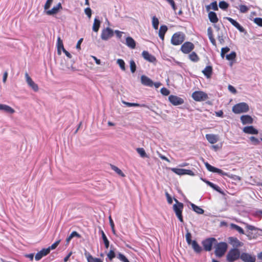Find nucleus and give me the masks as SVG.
Listing matches in <instances>:
<instances>
[{"label": "nucleus", "mask_w": 262, "mask_h": 262, "mask_svg": "<svg viewBox=\"0 0 262 262\" xmlns=\"http://www.w3.org/2000/svg\"><path fill=\"white\" fill-rule=\"evenodd\" d=\"M174 201L176 202V204L173 205V210L179 221L181 223H183L182 211L184 205L182 203L179 202L176 199H174Z\"/></svg>", "instance_id": "1"}, {"label": "nucleus", "mask_w": 262, "mask_h": 262, "mask_svg": "<svg viewBox=\"0 0 262 262\" xmlns=\"http://www.w3.org/2000/svg\"><path fill=\"white\" fill-rule=\"evenodd\" d=\"M185 35L182 32H177L173 34L171 38V43L174 46L181 45L184 41Z\"/></svg>", "instance_id": "2"}, {"label": "nucleus", "mask_w": 262, "mask_h": 262, "mask_svg": "<svg viewBox=\"0 0 262 262\" xmlns=\"http://www.w3.org/2000/svg\"><path fill=\"white\" fill-rule=\"evenodd\" d=\"M241 255L239 249L233 248L230 249L228 252L226 259L228 262H233L241 258Z\"/></svg>", "instance_id": "3"}, {"label": "nucleus", "mask_w": 262, "mask_h": 262, "mask_svg": "<svg viewBox=\"0 0 262 262\" xmlns=\"http://www.w3.org/2000/svg\"><path fill=\"white\" fill-rule=\"evenodd\" d=\"M249 110L248 105L245 102H241L232 107V112L236 114L247 112Z\"/></svg>", "instance_id": "4"}, {"label": "nucleus", "mask_w": 262, "mask_h": 262, "mask_svg": "<svg viewBox=\"0 0 262 262\" xmlns=\"http://www.w3.org/2000/svg\"><path fill=\"white\" fill-rule=\"evenodd\" d=\"M227 248L228 245L226 243L221 242L218 243L216 246L215 250V254L216 256L219 257H222L226 252Z\"/></svg>", "instance_id": "5"}, {"label": "nucleus", "mask_w": 262, "mask_h": 262, "mask_svg": "<svg viewBox=\"0 0 262 262\" xmlns=\"http://www.w3.org/2000/svg\"><path fill=\"white\" fill-rule=\"evenodd\" d=\"M192 98L196 101H202L208 98L206 93L203 91H195L192 94Z\"/></svg>", "instance_id": "6"}, {"label": "nucleus", "mask_w": 262, "mask_h": 262, "mask_svg": "<svg viewBox=\"0 0 262 262\" xmlns=\"http://www.w3.org/2000/svg\"><path fill=\"white\" fill-rule=\"evenodd\" d=\"M194 48V45L189 41L184 42L181 47V51L184 54L190 53Z\"/></svg>", "instance_id": "7"}, {"label": "nucleus", "mask_w": 262, "mask_h": 262, "mask_svg": "<svg viewBox=\"0 0 262 262\" xmlns=\"http://www.w3.org/2000/svg\"><path fill=\"white\" fill-rule=\"evenodd\" d=\"M215 238L213 237L208 238L202 242L204 249L206 251H210L212 250L213 243L215 242Z\"/></svg>", "instance_id": "8"}, {"label": "nucleus", "mask_w": 262, "mask_h": 262, "mask_svg": "<svg viewBox=\"0 0 262 262\" xmlns=\"http://www.w3.org/2000/svg\"><path fill=\"white\" fill-rule=\"evenodd\" d=\"M114 35L113 30L107 27L102 30L101 38L102 40H106Z\"/></svg>", "instance_id": "9"}, {"label": "nucleus", "mask_w": 262, "mask_h": 262, "mask_svg": "<svg viewBox=\"0 0 262 262\" xmlns=\"http://www.w3.org/2000/svg\"><path fill=\"white\" fill-rule=\"evenodd\" d=\"M169 101L173 105H179L184 103V100L175 95H171L168 97Z\"/></svg>", "instance_id": "10"}, {"label": "nucleus", "mask_w": 262, "mask_h": 262, "mask_svg": "<svg viewBox=\"0 0 262 262\" xmlns=\"http://www.w3.org/2000/svg\"><path fill=\"white\" fill-rule=\"evenodd\" d=\"M25 78L26 82L29 86L35 92H37L39 90L38 85L36 84L29 76L28 73H25Z\"/></svg>", "instance_id": "11"}, {"label": "nucleus", "mask_w": 262, "mask_h": 262, "mask_svg": "<svg viewBox=\"0 0 262 262\" xmlns=\"http://www.w3.org/2000/svg\"><path fill=\"white\" fill-rule=\"evenodd\" d=\"M241 259L244 262H255L256 261L255 256L248 253H242L241 255Z\"/></svg>", "instance_id": "12"}, {"label": "nucleus", "mask_w": 262, "mask_h": 262, "mask_svg": "<svg viewBox=\"0 0 262 262\" xmlns=\"http://www.w3.org/2000/svg\"><path fill=\"white\" fill-rule=\"evenodd\" d=\"M205 166L206 168L209 170V171L212 172H215L217 173L220 174H221L222 176H226L227 175L225 172H224L222 169H219L217 168H216L215 167H213L211 166L210 164H209L208 163H205Z\"/></svg>", "instance_id": "13"}, {"label": "nucleus", "mask_w": 262, "mask_h": 262, "mask_svg": "<svg viewBox=\"0 0 262 262\" xmlns=\"http://www.w3.org/2000/svg\"><path fill=\"white\" fill-rule=\"evenodd\" d=\"M142 55L144 59L150 62H155L156 61V58L152 55L149 54L148 51H143L142 53Z\"/></svg>", "instance_id": "14"}, {"label": "nucleus", "mask_w": 262, "mask_h": 262, "mask_svg": "<svg viewBox=\"0 0 262 262\" xmlns=\"http://www.w3.org/2000/svg\"><path fill=\"white\" fill-rule=\"evenodd\" d=\"M246 228L248 230H250L251 231H248L246 234L247 236L248 237L249 239H252L253 238H255L256 237V235L253 234L252 233V231L256 230L257 229L254 226L250 225H247Z\"/></svg>", "instance_id": "15"}, {"label": "nucleus", "mask_w": 262, "mask_h": 262, "mask_svg": "<svg viewBox=\"0 0 262 262\" xmlns=\"http://www.w3.org/2000/svg\"><path fill=\"white\" fill-rule=\"evenodd\" d=\"M49 253V249H42L35 255V259L38 261L42 257L46 256Z\"/></svg>", "instance_id": "16"}, {"label": "nucleus", "mask_w": 262, "mask_h": 262, "mask_svg": "<svg viewBox=\"0 0 262 262\" xmlns=\"http://www.w3.org/2000/svg\"><path fill=\"white\" fill-rule=\"evenodd\" d=\"M227 19L241 32L245 31L244 28L240 25V24L236 20L231 17H227Z\"/></svg>", "instance_id": "17"}, {"label": "nucleus", "mask_w": 262, "mask_h": 262, "mask_svg": "<svg viewBox=\"0 0 262 262\" xmlns=\"http://www.w3.org/2000/svg\"><path fill=\"white\" fill-rule=\"evenodd\" d=\"M141 83L144 85L148 86H150V87L153 86L154 82H152V81L150 78H149L148 77H147L145 75H142L141 76Z\"/></svg>", "instance_id": "18"}, {"label": "nucleus", "mask_w": 262, "mask_h": 262, "mask_svg": "<svg viewBox=\"0 0 262 262\" xmlns=\"http://www.w3.org/2000/svg\"><path fill=\"white\" fill-rule=\"evenodd\" d=\"M205 137L208 141L211 144H214L219 140V137L216 135L206 134Z\"/></svg>", "instance_id": "19"}, {"label": "nucleus", "mask_w": 262, "mask_h": 262, "mask_svg": "<svg viewBox=\"0 0 262 262\" xmlns=\"http://www.w3.org/2000/svg\"><path fill=\"white\" fill-rule=\"evenodd\" d=\"M243 132L246 134L251 135H257L258 133V130L253 126H246L243 128Z\"/></svg>", "instance_id": "20"}, {"label": "nucleus", "mask_w": 262, "mask_h": 262, "mask_svg": "<svg viewBox=\"0 0 262 262\" xmlns=\"http://www.w3.org/2000/svg\"><path fill=\"white\" fill-rule=\"evenodd\" d=\"M0 110L12 114L15 112V110L9 105L6 104H0Z\"/></svg>", "instance_id": "21"}, {"label": "nucleus", "mask_w": 262, "mask_h": 262, "mask_svg": "<svg viewBox=\"0 0 262 262\" xmlns=\"http://www.w3.org/2000/svg\"><path fill=\"white\" fill-rule=\"evenodd\" d=\"M241 120L243 124H251L253 121V118L249 115L242 116Z\"/></svg>", "instance_id": "22"}, {"label": "nucleus", "mask_w": 262, "mask_h": 262, "mask_svg": "<svg viewBox=\"0 0 262 262\" xmlns=\"http://www.w3.org/2000/svg\"><path fill=\"white\" fill-rule=\"evenodd\" d=\"M85 256L88 262H103V260L98 258L93 257L92 255L89 252L85 253Z\"/></svg>", "instance_id": "23"}, {"label": "nucleus", "mask_w": 262, "mask_h": 262, "mask_svg": "<svg viewBox=\"0 0 262 262\" xmlns=\"http://www.w3.org/2000/svg\"><path fill=\"white\" fill-rule=\"evenodd\" d=\"M62 9L61 4L58 3L56 6L54 7L51 10L47 11V14L49 15L56 14L59 9Z\"/></svg>", "instance_id": "24"}, {"label": "nucleus", "mask_w": 262, "mask_h": 262, "mask_svg": "<svg viewBox=\"0 0 262 262\" xmlns=\"http://www.w3.org/2000/svg\"><path fill=\"white\" fill-rule=\"evenodd\" d=\"M202 72L207 78H210L212 74V67L210 66H207Z\"/></svg>", "instance_id": "25"}, {"label": "nucleus", "mask_w": 262, "mask_h": 262, "mask_svg": "<svg viewBox=\"0 0 262 262\" xmlns=\"http://www.w3.org/2000/svg\"><path fill=\"white\" fill-rule=\"evenodd\" d=\"M167 29L168 28L165 25H162L160 28L159 31V36L162 40H164V36L167 31Z\"/></svg>", "instance_id": "26"}, {"label": "nucleus", "mask_w": 262, "mask_h": 262, "mask_svg": "<svg viewBox=\"0 0 262 262\" xmlns=\"http://www.w3.org/2000/svg\"><path fill=\"white\" fill-rule=\"evenodd\" d=\"M126 45L131 49H135L136 43L132 37L128 36L126 38Z\"/></svg>", "instance_id": "27"}, {"label": "nucleus", "mask_w": 262, "mask_h": 262, "mask_svg": "<svg viewBox=\"0 0 262 262\" xmlns=\"http://www.w3.org/2000/svg\"><path fill=\"white\" fill-rule=\"evenodd\" d=\"M208 17L210 21L212 23H216L219 20L217 15L214 12H210L208 13Z\"/></svg>", "instance_id": "28"}, {"label": "nucleus", "mask_w": 262, "mask_h": 262, "mask_svg": "<svg viewBox=\"0 0 262 262\" xmlns=\"http://www.w3.org/2000/svg\"><path fill=\"white\" fill-rule=\"evenodd\" d=\"M190 245H191L192 248L196 253H199L202 251V249L201 247L198 244L196 241H193Z\"/></svg>", "instance_id": "29"}, {"label": "nucleus", "mask_w": 262, "mask_h": 262, "mask_svg": "<svg viewBox=\"0 0 262 262\" xmlns=\"http://www.w3.org/2000/svg\"><path fill=\"white\" fill-rule=\"evenodd\" d=\"M100 26V21L97 18H95L94 20L93 25V30L94 32H97L99 29Z\"/></svg>", "instance_id": "30"}, {"label": "nucleus", "mask_w": 262, "mask_h": 262, "mask_svg": "<svg viewBox=\"0 0 262 262\" xmlns=\"http://www.w3.org/2000/svg\"><path fill=\"white\" fill-rule=\"evenodd\" d=\"M207 32H208V37L209 38L210 41H211V42L212 43V44L213 45L215 46L216 45V41L213 36V33H212V31L211 28H209L208 29Z\"/></svg>", "instance_id": "31"}, {"label": "nucleus", "mask_w": 262, "mask_h": 262, "mask_svg": "<svg viewBox=\"0 0 262 262\" xmlns=\"http://www.w3.org/2000/svg\"><path fill=\"white\" fill-rule=\"evenodd\" d=\"M191 206L193 210L194 211H195L196 213L200 214H202L204 213V210L203 209H202L201 208H200V207H199L192 203L191 204Z\"/></svg>", "instance_id": "32"}, {"label": "nucleus", "mask_w": 262, "mask_h": 262, "mask_svg": "<svg viewBox=\"0 0 262 262\" xmlns=\"http://www.w3.org/2000/svg\"><path fill=\"white\" fill-rule=\"evenodd\" d=\"M230 227L232 229H234V230H236L237 231H238L240 234H245L244 230L240 226H239L235 224L232 223L230 224Z\"/></svg>", "instance_id": "33"}, {"label": "nucleus", "mask_w": 262, "mask_h": 262, "mask_svg": "<svg viewBox=\"0 0 262 262\" xmlns=\"http://www.w3.org/2000/svg\"><path fill=\"white\" fill-rule=\"evenodd\" d=\"M111 167L114 171H115L120 176H121L122 177H125V175L124 174V173L118 167H117L114 165L111 164Z\"/></svg>", "instance_id": "34"}, {"label": "nucleus", "mask_w": 262, "mask_h": 262, "mask_svg": "<svg viewBox=\"0 0 262 262\" xmlns=\"http://www.w3.org/2000/svg\"><path fill=\"white\" fill-rule=\"evenodd\" d=\"M189 58L193 62H198L200 59L199 57L194 52H192L189 54Z\"/></svg>", "instance_id": "35"}, {"label": "nucleus", "mask_w": 262, "mask_h": 262, "mask_svg": "<svg viewBox=\"0 0 262 262\" xmlns=\"http://www.w3.org/2000/svg\"><path fill=\"white\" fill-rule=\"evenodd\" d=\"M100 231V232L101 233V235H102V239H103V242H104V245H105V247L106 249H107L108 248V247H109V244H110L109 241L107 238V237L105 235V234L104 232H103V231L101 230Z\"/></svg>", "instance_id": "36"}, {"label": "nucleus", "mask_w": 262, "mask_h": 262, "mask_svg": "<svg viewBox=\"0 0 262 262\" xmlns=\"http://www.w3.org/2000/svg\"><path fill=\"white\" fill-rule=\"evenodd\" d=\"M159 24V21L158 18H157L155 16H153L152 18V25L153 28L155 30H157L158 29Z\"/></svg>", "instance_id": "37"}, {"label": "nucleus", "mask_w": 262, "mask_h": 262, "mask_svg": "<svg viewBox=\"0 0 262 262\" xmlns=\"http://www.w3.org/2000/svg\"><path fill=\"white\" fill-rule=\"evenodd\" d=\"M57 48H58V53L59 54H61L60 50L62 49L63 50V48H64L63 44L62 42V40L59 37L57 39Z\"/></svg>", "instance_id": "38"}, {"label": "nucleus", "mask_w": 262, "mask_h": 262, "mask_svg": "<svg viewBox=\"0 0 262 262\" xmlns=\"http://www.w3.org/2000/svg\"><path fill=\"white\" fill-rule=\"evenodd\" d=\"M171 170L178 175H184V169L171 168Z\"/></svg>", "instance_id": "39"}, {"label": "nucleus", "mask_w": 262, "mask_h": 262, "mask_svg": "<svg viewBox=\"0 0 262 262\" xmlns=\"http://www.w3.org/2000/svg\"><path fill=\"white\" fill-rule=\"evenodd\" d=\"M236 57V54L235 52L233 51L230 53L229 54H228L226 56V58L228 60H233L235 59Z\"/></svg>", "instance_id": "40"}, {"label": "nucleus", "mask_w": 262, "mask_h": 262, "mask_svg": "<svg viewBox=\"0 0 262 262\" xmlns=\"http://www.w3.org/2000/svg\"><path fill=\"white\" fill-rule=\"evenodd\" d=\"M238 9L241 13H245L248 11L249 8L244 5H241L239 6Z\"/></svg>", "instance_id": "41"}, {"label": "nucleus", "mask_w": 262, "mask_h": 262, "mask_svg": "<svg viewBox=\"0 0 262 262\" xmlns=\"http://www.w3.org/2000/svg\"><path fill=\"white\" fill-rule=\"evenodd\" d=\"M117 63L118 64L120 68L122 70L125 71V62L124 60L122 59H118L117 60Z\"/></svg>", "instance_id": "42"}, {"label": "nucleus", "mask_w": 262, "mask_h": 262, "mask_svg": "<svg viewBox=\"0 0 262 262\" xmlns=\"http://www.w3.org/2000/svg\"><path fill=\"white\" fill-rule=\"evenodd\" d=\"M136 150L141 157L144 158L146 157V154L143 148H137Z\"/></svg>", "instance_id": "43"}, {"label": "nucleus", "mask_w": 262, "mask_h": 262, "mask_svg": "<svg viewBox=\"0 0 262 262\" xmlns=\"http://www.w3.org/2000/svg\"><path fill=\"white\" fill-rule=\"evenodd\" d=\"M230 51V48L228 47L222 48L221 52V56L224 58L226 53H228Z\"/></svg>", "instance_id": "44"}, {"label": "nucleus", "mask_w": 262, "mask_h": 262, "mask_svg": "<svg viewBox=\"0 0 262 262\" xmlns=\"http://www.w3.org/2000/svg\"><path fill=\"white\" fill-rule=\"evenodd\" d=\"M229 5L225 1H221L219 3V7L221 9L226 10L228 8Z\"/></svg>", "instance_id": "45"}, {"label": "nucleus", "mask_w": 262, "mask_h": 262, "mask_svg": "<svg viewBox=\"0 0 262 262\" xmlns=\"http://www.w3.org/2000/svg\"><path fill=\"white\" fill-rule=\"evenodd\" d=\"M130 69L132 73H134L136 70V64L135 61L133 60L130 61Z\"/></svg>", "instance_id": "46"}, {"label": "nucleus", "mask_w": 262, "mask_h": 262, "mask_svg": "<svg viewBox=\"0 0 262 262\" xmlns=\"http://www.w3.org/2000/svg\"><path fill=\"white\" fill-rule=\"evenodd\" d=\"M118 258L123 262H129L128 259L123 254L120 253L118 254Z\"/></svg>", "instance_id": "47"}, {"label": "nucleus", "mask_w": 262, "mask_h": 262, "mask_svg": "<svg viewBox=\"0 0 262 262\" xmlns=\"http://www.w3.org/2000/svg\"><path fill=\"white\" fill-rule=\"evenodd\" d=\"M107 255L110 260H112L116 256L114 250L111 249Z\"/></svg>", "instance_id": "48"}, {"label": "nucleus", "mask_w": 262, "mask_h": 262, "mask_svg": "<svg viewBox=\"0 0 262 262\" xmlns=\"http://www.w3.org/2000/svg\"><path fill=\"white\" fill-rule=\"evenodd\" d=\"M60 242V239L54 243H53L51 246L49 247L47 249H49V252L51 250L55 249L59 244Z\"/></svg>", "instance_id": "49"}, {"label": "nucleus", "mask_w": 262, "mask_h": 262, "mask_svg": "<svg viewBox=\"0 0 262 262\" xmlns=\"http://www.w3.org/2000/svg\"><path fill=\"white\" fill-rule=\"evenodd\" d=\"M253 21L259 27H262V18L256 17L254 19Z\"/></svg>", "instance_id": "50"}, {"label": "nucleus", "mask_w": 262, "mask_h": 262, "mask_svg": "<svg viewBox=\"0 0 262 262\" xmlns=\"http://www.w3.org/2000/svg\"><path fill=\"white\" fill-rule=\"evenodd\" d=\"M186 239L187 241V243L188 245H190L191 243L193 242V241L191 240V234L189 232H187L186 234Z\"/></svg>", "instance_id": "51"}, {"label": "nucleus", "mask_w": 262, "mask_h": 262, "mask_svg": "<svg viewBox=\"0 0 262 262\" xmlns=\"http://www.w3.org/2000/svg\"><path fill=\"white\" fill-rule=\"evenodd\" d=\"M160 91L162 94H163L164 96H168L170 93V91L165 88H162L161 89Z\"/></svg>", "instance_id": "52"}, {"label": "nucleus", "mask_w": 262, "mask_h": 262, "mask_svg": "<svg viewBox=\"0 0 262 262\" xmlns=\"http://www.w3.org/2000/svg\"><path fill=\"white\" fill-rule=\"evenodd\" d=\"M172 7V9L176 11L177 10V7L173 0H166Z\"/></svg>", "instance_id": "53"}, {"label": "nucleus", "mask_w": 262, "mask_h": 262, "mask_svg": "<svg viewBox=\"0 0 262 262\" xmlns=\"http://www.w3.org/2000/svg\"><path fill=\"white\" fill-rule=\"evenodd\" d=\"M250 140L254 145H257L259 143V140L257 138L253 136L250 138Z\"/></svg>", "instance_id": "54"}, {"label": "nucleus", "mask_w": 262, "mask_h": 262, "mask_svg": "<svg viewBox=\"0 0 262 262\" xmlns=\"http://www.w3.org/2000/svg\"><path fill=\"white\" fill-rule=\"evenodd\" d=\"M185 174H187V175L191 176H193L195 175V174L192 170H189V169H184V175H185Z\"/></svg>", "instance_id": "55"}, {"label": "nucleus", "mask_w": 262, "mask_h": 262, "mask_svg": "<svg viewBox=\"0 0 262 262\" xmlns=\"http://www.w3.org/2000/svg\"><path fill=\"white\" fill-rule=\"evenodd\" d=\"M84 12L89 18H91L92 15V10L90 8L88 7L85 9Z\"/></svg>", "instance_id": "56"}, {"label": "nucleus", "mask_w": 262, "mask_h": 262, "mask_svg": "<svg viewBox=\"0 0 262 262\" xmlns=\"http://www.w3.org/2000/svg\"><path fill=\"white\" fill-rule=\"evenodd\" d=\"M53 0H47V1L45 5V6H44V8L45 10H47L50 7L51 4L53 2Z\"/></svg>", "instance_id": "57"}, {"label": "nucleus", "mask_w": 262, "mask_h": 262, "mask_svg": "<svg viewBox=\"0 0 262 262\" xmlns=\"http://www.w3.org/2000/svg\"><path fill=\"white\" fill-rule=\"evenodd\" d=\"M165 195L167 198V202L168 203V204H171L172 203V199L170 196V194L167 192H166Z\"/></svg>", "instance_id": "58"}, {"label": "nucleus", "mask_w": 262, "mask_h": 262, "mask_svg": "<svg viewBox=\"0 0 262 262\" xmlns=\"http://www.w3.org/2000/svg\"><path fill=\"white\" fill-rule=\"evenodd\" d=\"M228 89L230 92H231V93H232L233 94H235L236 93V89H235L234 87H233L231 85H229L228 86Z\"/></svg>", "instance_id": "59"}, {"label": "nucleus", "mask_w": 262, "mask_h": 262, "mask_svg": "<svg viewBox=\"0 0 262 262\" xmlns=\"http://www.w3.org/2000/svg\"><path fill=\"white\" fill-rule=\"evenodd\" d=\"M211 8L215 10V11H216L218 10V7H217V3L216 2H212L211 4Z\"/></svg>", "instance_id": "60"}, {"label": "nucleus", "mask_w": 262, "mask_h": 262, "mask_svg": "<svg viewBox=\"0 0 262 262\" xmlns=\"http://www.w3.org/2000/svg\"><path fill=\"white\" fill-rule=\"evenodd\" d=\"M126 105L127 106H141L140 104L136 103H129V102H125Z\"/></svg>", "instance_id": "61"}, {"label": "nucleus", "mask_w": 262, "mask_h": 262, "mask_svg": "<svg viewBox=\"0 0 262 262\" xmlns=\"http://www.w3.org/2000/svg\"><path fill=\"white\" fill-rule=\"evenodd\" d=\"M70 235L71 236H72V237L76 236L77 237L80 238L81 237V235L76 231H73Z\"/></svg>", "instance_id": "62"}, {"label": "nucleus", "mask_w": 262, "mask_h": 262, "mask_svg": "<svg viewBox=\"0 0 262 262\" xmlns=\"http://www.w3.org/2000/svg\"><path fill=\"white\" fill-rule=\"evenodd\" d=\"M115 33L116 34L117 37L119 38H120L122 36V34L123 33V32L120 31L119 30H116L115 31Z\"/></svg>", "instance_id": "63"}, {"label": "nucleus", "mask_w": 262, "mask_h": 262, "mask_svg": "<svg viewBox=\"0 0 262 262\" xmlns=\"http://www.w3.org/2000/svg\"><path fill=\"white\" fill-rule=\"evenodd\" d=\"M62 51L68 57H69V58H72V55H71V54L69 52H68L64 48H63Z\"/></svg>", "instance_id": "64"}]
</instances>
